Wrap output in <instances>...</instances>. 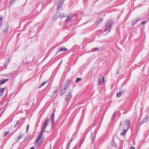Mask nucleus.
Listing matches in <instances>:
<instances>
[{
	"instance_id": "f257e3e1",
	"label": "nucleus",
	"mask_w": 149,
	"mask_h": 149,
	"mask_svg": "<svg viewBox=\"0 0 149 149\" xmlns=\"http://www.w3.org/2000/svg\"><path fill=\"white\" fill-rule=\"evenodd\" d=\"M49 119L48 118H47L45 120V121L43 123V125L42 127V128L41 130V132L40 134L38 135L36 141L35 142V145L36 147H38L40 143H42L43 141V140H41L39 143V141L41 139L42 136L45 131L46 128L47 126V125L49 123Z\"/></svg>"
},
{
	"instance_id": "f03ea898",
	"label": "nucleus",
	"mask_w": 149,
	"mask_h": 149,
	"mask_svg": "<svg viewBox=\"0 0 149 149\" xmlns=\"http://www.w3.org/2000/svg\"><path fill=\"white\" fill-rule=\"evenodd\" d=\"M124 122L125 124L123 125V132L121 133V134L122 135H125L126 134V132L130 128V120L127 119H126L124 120Z\"/></svg>"
},
{
	"instance_id": "7ed1b4c3",
	"label": "nucleus",
	"mask_w": 149,
	"mask_h": 149,
	"mask_svg": "<svg viewBox=\"0 0 149 149\" xmlns=\"http://www.w3.org/2000/svg\"><path fill=\"white\" fill-rule=\"evenodd\" d=\"M114 24V21L112 19H109L106 22L105 27L107 28H111Z\"/></svg>"
},
{
	"instance_id": "20e7f679",
	"label": "nucleus",
	"mask_w": 149,
	"mask_h": 149,
	"mask_svg": "<svg viewBox=\"0 0 149 149\" xmlns=\"http://www.w3.org/2000/svg\"><path fill=\"white\" fill-rule=\"evenodd\" d=\"M65 0H59L58 1L57 5V10L58 11L59 10H62V6L63 5V2Z\"/></svg>"
},
{
	"instance_id": "39448f33",
	"label": "nucleus",
	"mask_w": 149,
	"mask_h": 149,
	"mask_svg": "<svg viewBox=\"0 0 149 149\" xmlns=\"http://www.w3.org/2000/svg\"><path fill=\"white\" fill-rule=\"evenodd\" d=\"M99 79L100 81L99 84L102 85L103 84L104 81V76L102 74H101L99 76Z\"/></svg>"
},
{
	"instance_id": "423d86ee",
	"label": "nucleus",
	"mask_w": 149,
	"mask_h": 149,
	"mask_svg": "<svg viewBox=\"0 0 149 149\" xmlns=\"http://www.w3.org/2000/svg\"><path fill=\"white\" fill-rule=\"evenodd\" d=\"M71 93V92L70 91L69 93L65 96V99L66 102L68 101L70 99L72 98Z\"/></svg>"
},
{
	"instance_id": "0eeeda50",
	"label": "nucleus",
	"mask_w": 149,
	"mask_h": 149,
	"mask_svg": "<svg viewBox=\"0 0 149 149\" xmlns=\"http://www.w3.org/2000/svg\"><path fill=\"white\" fill-rule=\"evenodd\" d=\"M149 118V117L148 116H146V117L143 119L141 121V122L140 123L139 125V127H140V126L143 124V123L147 122Z\"/></svg>"
},
{
	"instance_id": "6e6552de",
	"label": "nucleus",
	"mask_w": 149,
	"mask_h": 149,
	"mask_svg": "<svg viewBox=\"0 0 149 149\" xmlns=\"http://www.w3.org/2000/svg\"><path fill=\"white\" fill-rule=\"evenodd\" d=\"M139 20H141V19L139 18H136L135 19L132 20L131 22V24L132 25H134Z\"/></svg>"
},
{
	"instance_id": "1a4fd4ad",
	"label": "nucleus",
	"mask_w": 149,
	"mask_h": 149,
	"mask_svg": "<svg viewBox=\"0 0 149 149\" xmlns=\"http://www.w3.org/2000/svg\"><path fill=\"white\" fill-rule=\"evenodd\" d=\"M126 89H124V90H121V91L119 93H117L116 94V96L117 97H120L122 93H125V91Z\"/></svg>"
},
{
	"instance_id": "9d476101",
	"label": "nucleus",
	"mask_w": 149,
	"mask_h": 149,
	"mask_svg": "<svg viewBox=\"0 0 149 149\" xmlns=\"http://www.w3.org/2000/svg\"><path fill=\"white\" fill-rule=\"evenodd\" d=\"M103 20V19L102 18L97 20L95 23V25L97 26L99 25Z\"/></svg>"
},
{
	"instance_id": "9b49d317",
	"label": "nucleus",
	"mask_w": 149,
	"mask_h": 149,
	"mask_svg": "<svg viewBox=\"0 0 149 149\" xmlns=\"http://www.w3.org/2000/svg\"><path fill=\"white\" fill-rule=\"evenodd\" d=\"M74 15H73L72 14H71L68 16L67 17V18L65 19V21H70L72 18L74 17Z\"/></svg>"
},
{
	"instance_id": "f8f14e48",
	"label": "nucleus",
	"mask_w": 149,
	"mask_h": 149,
	"mask_svg": "<svg viewBox=\"0 0 149 149\" xmlns=\"http://www.w3.org/2000/svg\"><path fill=\"white\" fill-rule=\"evenodd\" d=\"M60 16H61V15H59L58 13H57L52 16V18L53 19H56Z\"/></svg>"
},
{
	"instance_id": "ddd939ff",
	"label": "nucleus",
	"mask_w": 149,
	"mask_h": 149,
	"mask_svg": "<svg viewBox=\"0 0 149 149\" xmlns=\"http://www.w3.org/2000/svg\"><path fill=\"white\" fill-rule=\"evenodd\" d=\"M9 79H2L0 80V84H4L5 82L8 81L9 80Z\"/></svg>"
},
{
	"instance_id": "4468645a",
	"label": "nucleus",
	"mask_w": 149,
	"mask_h": 149,
	"mask_svg": "<svg viewBox=\"0 0 149 149\" xmlns=\"http://www.w3.org/2000/svg\"><path fill=\"white\" fill-rule=\"evenodd\" d=\"M68 49L65 47H60L58 50V52L59 53L61 51H67Z\"/></svg>"
},
{
	"instance_id": "2eb2a0df",
	"label": "nucleus",
	"mask_w": 149,
	"mask_h": 149,
	"mask_svg": "<svg viewBox=\"0 0 149 149\" xmlns=\"http://www.w3.org/2000/svg\"><path fill=\"white\" fill-rule=\"evenodd\" d=\"M54 114H55L54 112H53L52 113V115L51 116V120H52V126H53V125H54Z\"/></svg>"
},
{
	"instance_id": "dca6fc26",
	"label": "nucleus",
	"mask_w": 149,
	"mask_h": 149,
	"mask_svg": "<svg viewBox=\"0 0 149 149\" xmlns=\"http://www.w3.org/2000/svg\"><path fill=\"white\" fill-rule=\"evenodd\" d=\"M70 79H68L66 81V83L65 84V86L68 87L70 85Z\"/></svg>"
},
{
	"instance_id": "f3484780",
	"label": "nucleus",
	"mask_w": 149,
	"mask_h": 149,
	"mask_svg": "<svg viewBox=\"0 0 149 149\" xmlns=\"http://www.w3.org/2000/svg\"><path fill=\"white\" fill-rule=\"evenodd\" d=\"M21 132L20 134V135H19L17 136V137L16 140V141L17 142H18L20 140V139H21L22 137L23 134H22V135H21Z\"/></svg>"
},
{
	"instance_id": "a211bd4d",
	"label": "nucleus",
	"mask_w": 149,
	"mask_h": 149,
	"mask_svg": "<svg viewBox=\"0 0 149 149\" xmlns=\"http://www.w3.org/2000/svg\"><path fill=\"white\" fill-rule=\"evenodd\" d=\"M5 89V88H1L0 90V95L2 96L3 95V92Z\"/></svg>"
},
{
	"instance_id": "6ab92c4d",
	"label": "nucleus",
	"mask_w": 149,
	"mask_h": 149,
	"mask_svg": "<svg viewBox=\"0 0 149 149\" xmlns=\"http://www.w3.org/2000/svg\"><path fill=\"white\" fill-rule=\"evenodd\" d=\"M111 145L112 146L116 147V144L115 143L114 140V137H113L112 140L111 141Z\"/></svg>"
},
{
	"instance_id": "aec40b11",
	"label": "nucleus",
	"mask_w": 149,
	"mask_h": 149,
	"mask_svg": "<svg viewBox=\"0 0 149 149\" xmlns=\"http://www.w3.org/2000/svg\"><path fill=\"white\" fill-rule=\"evenodd\" d=\"M85 137L84 136H83L82 138H81V140H80V142H81V144H83L84 141V140H85Z\"/></svg>"
},
{
	"instance_id": "412c9836",
	"label": "nucleus",
	"mask_w": 149,
	"mask_h": 149,
	"mask_svg": "<svg viewBox=\"0 0 149 149\" xmlns=\"http://www.w3.org/2000/svg\"><path fill=\"white\" fill-rule=\"evenodd\" d=\"M66 92V91L65 90H64V89H62L61 91V94H60V95H62L65 93Z\"/></svg>"
},
{
	"instance_id": "4be33fe9",
	"label": "nucleus",
	"mask_w": 149,
	"mask_h": 149,
	"mask_svg": "<svg viewBox=\"0 0 149 149\" xmlns=\"http://www.w3.org/2000/svg\"><path fill=\"white\" fill-rule=\"evenodd\" d=\"M77 132H76L72 136V138L75 137V138L77 137Z\"/></svg>"
},
{
	"instance_id": "5701e85b",
	"label": "nucleus",
	"mask_w": 149,
	"mask_h": 149,
	"mask_svg": "<svg viewBox=\"0 0 149 149\" xmlns=\"http://www.w3.org/2000/svg\"><path fill=\"white\" fill-rule=\"evenodd\" d=\"M81 80V78H78L76 80V82L77 83L79 82V81H80Z\"/></svg>"
},
{
	"instance_id": "b1692460",
	"label": "nucleus",
	"mask_w": 149,
	"mask_h": 149,
	"mask_svg": "<svg viewBox=\"0 0 149 149\" xmlns=\"http://www.w3.org/2000/svg\"><path fill=\"white\" fill-rule=\"evenodd\" d=\"M104 29V32H105L108 30H109L108 33H109L111 31V29Z\"/></svg>"
},
{
	"instance_id": "393cba45",
	"label": "nucleus",
	"mask_w": 149,
	"mask_h": 149,
	"mask_svg": "<svg viewBox=\"0 0 149 149\" xmlns=\"http://www.w3.org/2000/svg\"><path fill=\"white\" fill-rule=\"evenodd\" d=\"M9 130H8L6 132H5V134L3 135V136H5L7 135L8 134H9Z\"/></svg>"
},
{
	"instance_id": "a878e982",
	"label": "nucleus",
	"mask_w": 149,
	"mask_h": 149,
	"mask_svg": "<svg viewBox=\"0 0 149 149\" xmlns=\"http://www.w3.org/2000/svg\"><path fill=\"white\" fill-rule=\"evenodd\" d=\"M3 18L2 17H0V26L2 23Z\"/></svg>"
},
{
	"instance_id": "bb28decb",
	"label": "nucleus",
	"mask_w": 149,
	"mask_h": 149,
	"mask_svg": "<svg viewBox=\"0 0 149 149\" xmlns=\"http://www.w3.org/2000/svg\"><path fill=\"white\" fill-rule=\"evenodd\" d=\"M77 144L74 147L73 149H79V148L77 146Z\"/></svg>"
},
{
	"instance_id": "cd10ccee",
	"label": "nucleus",
	"mask_w": 149,
	"mask_h": 149,
	"mask_svg": "<svg viewBox=\"0 0 149 149\" xmlns=\"http://www.w3.org/2000/svg\"><path fill=\"white\" fill-rule=\"evenodd\" d=\"M47 82V81H45V82H43L42 84L39 87V88H40L41 86H43Z\"/></svg>"
},
{
	"instance_id": "c85d7f7f",
	"label": "nucleus",
	"mask_w": 149,
	"mask_h": 149,
	"mask_svg": "<svg viewBox=\"0 0 149 149\" xmlns=\"http://www.w3.org/2000/svg\"><path fill=\"white\" fill-rule=\"evenodd\" d=\"M116 112L114 113L113 114V116L112 118V120H113L114 119V118H115V116L116 115Z\"/></svg>"
},
{
	"instance_id": "c756f323",
	"label": "nucleus",
	"mask_w": 149,
	"mask_h": 149,
	"mask_svg": "<svg viewBox=\"0 0 149 149\" xmlns=\"http://www.w3.org/2000/svg\"><path fill=\"white\" fill-rule=\"evenodd\" d=\"M58 91V88H56L54 91V93L56 94V93Z\"/></svg>"
},
{
	"instance_id": "7c9ffc66",
	"label": "nucleus",
	"mask_w": 149,
	"mask_h": 149,
	"mask_svg": "<svg viewBox=\"0 0 149 149\" xmlns=\"http://www.w3.org/2000/svg\"><path fill=\"white\" fill-rule=\"evenodd\" d=\"M99 49V48L98 47H95L93 49V50H95V51H98Z\"/></svg>"
},
{
	"instance_id": "2f4dec72",
	"label": "nucleus",
	"mask_w": 149,
	"mask_h": 149,
	"mask_svg": "<svg viewBox=\"0 0 149 149\" xmlns=\"http://www.w3.org/2000/svg\"><path fill=\"white\" fill-rule=\"evenodd\" d=\"M8 29H5L3 30V31L4 33L8 31Z\"/></svg>"
},
{
	"instance_id": "473e14b6",
	"label": "nucleus",
	"mask_w": 149,
	"mask_h": 149,
	"mask_svg": "<svg viewBox=\"0 0 149 149\" xmlns=\"http://www.w3.org/2000/svg\"><path fill=\"white\" fill-rule=\"evenodd\" d=\"M19 123V121H17L16 123L14 125V127H15Z\"/></svg>"
},
{
	"instance_id": "72a5a7b5",
	"label": "nucleus",
	"mask_w": 149,
	"mask_h": 149,
	"mask_svg": "<svg viewBox=\"0 0 149 149\" xmlns=\"http://www.w3.org/2000/svg\"><path fill=\"white\" fill-rule=\"evenodd\" d=\"M146 22V21H143L141 22V25H143Z\"/></svg>"
},
{
	"instance_id": "f704fd0d",
	"label": "nucleus",
	"mask_w": 149,
	"mask_h": 149,
	"mask_svg": "<svg viewBox=\"0 0 149 149\" xmlns=\"http://www.w3.org/2000/svg\"><path fill=\"white\" fill-rule=\"evenodd\" d=\"M75 139V137H74V138H72V137L71 139V140H70V143H71V142L72 141H73V140Z\"/></svg>"
},
{
	"instance_id": "c9c22d12",
	"label": "nucleus",
	"mask_w": 149,
	"mask_h": 149,
	"mask_svg": "<svg viewBox=\"0 0 149 149\" xmlns=\"http://www.w3.org/2000/svg\"><path fill=\"white\" fill-rule=\"evenodd\" d=\"M29 125H27V131H26V133H27V132H28V129H29Z\"/></svg>"
},
{
	"instance_id": "e433bc0d",
	"label": "nucleus",
	"mask_w": 149,
	"mask_h": 149,
	"mask_svg": "<svg viewBox=\"0 0 149 149\" xmlns=\"http://www.w3.org/2000/svg\"><path fill=\"white\" fill-rule=\"evenodd\" d=\"M82 144H81V142H80V143L79 144V146H78V148H80V147L81 146V145H82Z\"/></svg>"
},
{
	"instance_id": "4c0bfd02",
	"label": "nucleus",
	"mask_w": 149,
	"mask_h": 149,
	"mask_svg": "<svg viewBox=\"0 0 149 149\" xmlns=\"http://www.w3.org/2000/svg\"><path fill=\"white\" fill-rule=\"evenodd\" d=\"M130 149H135V148L133 146H131L130 148Z\"/></svg>"
},
{
	"instance_id": "58836bf2",
	"label": "nucleus",
	"mask_w": 149,
	"mask_h": 149,
	"mask_svg": "<svg viewBox=\"0 0 149 149\" xmlns=\"http://www.w3.org/2000/svg\"><path fill=\"white\" fill-rule=\"evenodd\" d=\"M30 62L29 61L27 62L26 63V64H28V65L30 64Z\"/></svg>"
},
{
	"instance_id": "ea45409f",
	"label": "nucleus",
	"mask_w": 149,
	"mask_h": 149,
	"mask_svg": "<svg viewBox=\"0 0 149 149\" xmlns=\"http://www.w3.org/2000/svg\"><path fill=\"white\" fill-rule=\"evenodd\" d=\"M67 88V87L65 86V87L63 88L62 89H64V90H65L66 91Z\"/></svg>"
},
{
	"instance_id": "a19ab883",
	"label": "nucleus",
	"mask_w": 149,
	"mask_h": 149,
	"mask_svg": "<svg viewBox=\"0 0 149 149\" xmlns=\"http://www.w3.org/2000/svg\"><path fill=\"white\" fill-rule=\"evenodd\" d=\"M8 65V63H4V66H6L7 65Z\"/></svg>"
},
{
	"instance_id": "79ce46f5",
	"label": "nucleus",
	"mask_w": 149,
	"mask_h": 149,
	"mask_svg": "<svg viewBox=\"0 0 149 149\" xmlns=\"http://www.w3.org/2000/svg\"><path fill=\"white\" fill-rule=\"evenodd\" d=\"M7 60H8V62H9L10 60V58H8Z\"/></svg>"
},
{
	"instance_id": "37998d69",
	"label": "nucleus",
	"mask_w": 149,
	"mask_h": 149,
	"mask_svg": "<svg viewBox=\"0 0 149 149\" xmlns=\"http://www.w3.org/2000/svg\"><path fill=\"white\" fill-rule=\"evenodd\" d=\"M119 70H118V72H117V73H116V75H117L118 74V73H119Z\"/></svg>"
},
{
	"instance_id": "c03bdc74",
	"label": "nucleus",
	"mask_w": 149,
	"mask_h": 149,
	"mask_svg": "<svg viewBox=\"0 0 149 149\" xmlns=\"http://www.w3.org/2000/svg\"><path fill=\"white\" fill-rule=\"evenodd\" d=\"M122 125V123L121 122H120V124L119 125V127H120V126H121Z\"/></svg>"
},
{
	"instance_id": "a18cd8bd",
	"label": "nucleus",
	"mask_w": 149,
	"mask_h": 149,
	"mask_svg": "<svg viewBox=\"0 0 149 149\" xmlns=\"http://www.w3.org/2000/svg\"><path fill=\"white\" fill-rule=\"evenodd\" d=\"M30 149H34V147H31Z\"/></svg>"
},
{
	"instance_id": "49530a36",
	"label": "nucleus",
	"mask_w": 149,
	"mask_h": 149,
	"mask_svg": "<svg viewBox=\"0 0 149 149\" xmlns=\"http://www.w3.org/2000/svg\"><path fill=\"white\" fill-rule=\"evenodd\" d=\"M28 137H26L25 138V141L27 139H28Z\"/></svg>"
},
{
	"instance_id": "de8ad7c7",
	"label": "nucleus",
	"mask_w": 149,
	"mask_h": 149,
	"mask_svg": "<svg viewBox=\"0 0 149 149\" xmlns=\"http://www.w3.org/2000/svg\"><path fill=\"white\" fill-rule=\"evenodd\" d=\"M148 72L149 73V66L148 67Z\"/></svg>"
},
{
	"instance_id": "09e8293b",
	"label": "nucleus",
	"mask_w": 149,
	"mask_h": 149,
	"mask_svg": "<svg viewBox=\"0 0 149 149\" xmlns=\"http://www.w3.org/2000/svg\"><path fill=\"white\" fill-rule=\"evenodd\" d=\"M30 79H28V80H27L26 81V82H27V81H29Z\"/></svg>"
},
{
	"instance_id": "8fccbe9b",
	"label": "nucleus",
	"mask_w": 149,
	"mask_h": 149,
	"mask_svg": "<svg viewBox=\"0 0 149 149\" xmlns=\"http://www.w3.org/2000/svg\"><path fill=\"white\" fill-rule=\"evenodd\" d=\"M24 61H22V63H24Z\"/></svg>"
},
{
	"instance_id": "3c124183",
	"label": "nucleus",
	"mask_w": 149,
	"mask_h": 149,
	"mask_svg": "<svg viewBox=\"0 0 149 149\" xmlns=\"http://www.w3.org/2000/svg\"><path fill=\"white\" fill-rule=\"evenodd\" d=\"M63 16V17H64V14H63V15H62Z\"/></svg>"
},
{
	"instance_id": "603ef678",
	"label": "nucleus",
	"mask_w": 149,
	"mask_h": 149,
	"mask_svg": "<svg viewBox=\"0 0 149 149\" xmlns=\"http://www.w3.org/2000/svg\"><path fill=\"white\" fill-rule=\"evenodd\" d=\"M100 13H98L97 14H100Z\"/></svg>"
},
{
	"instance_id": "864d4df0",
	"label": "nucleus",
	"mask_w": 149,
	"mask_h": 149,
	"mask_svg": "<svg viewBox=\"0 0 149 149\" xmlns=\"http://www.w3.org/2000/svg\"><path fill=\"white\" fill-rule=\"evenodd\" d=\"M123 85V84L122 85L121 87H122Z\"/></svg>"
},
{
	"instance_id": "5fc2aeb1",
	"label": "nucleus",
	"mask_w": 149,
	"mask_h": 149,
	"mask_svg": "<svg viewBox=\"0 0 149 149\" xmlns=\"http://www.w3.org/2000/svg\"><path fill=\"white\" fill-rule=\"evenodd\" d=\"M49 149H51V148H49Z\"/></svg>"
}]
</instances>
